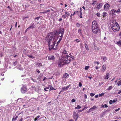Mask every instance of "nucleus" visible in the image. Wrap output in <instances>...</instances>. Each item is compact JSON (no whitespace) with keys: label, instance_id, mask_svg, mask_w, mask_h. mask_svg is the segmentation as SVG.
<instances>
[{"label":"nucleus","instance_id":"8fccbe9b","mask_svg":"<svg viewBox=\"0 0 121 121\" xmlns=\"http://www.w3.org/2000/svg\"><path fill=\"white\" fill-rule=\"evenodd\" d=\"M78 12V11H77L76 12V11H75V12H74V13H73V14H72V15H73V16H74V15L75 14L76 12H77V13Z\"/></svg>","mask_w":121,"mask_h":121},{"label":"nucleus","instance_id":"393cba45","mask_svg":"<svg viewBox=\"0 0 121 121\" xmlns=\"http://www.w3.org/2000/svg\"><path fill=\"white\" fill-rule=\"evenodd\" d=\"M27 56H28L29 57L31 58L32 59L34 58H35L34 57H33V55H27Z\"/></svg>","mask_w":121,"mask_h":121},{"label":"nucleus","instance_id":"a19ab883","mask_svg":"<svg viewBox=\"0 0 121 121\" xmlns=\"http://www.w3.org/2000/svg\"><path fill=\"white\" fill-rule=\"evenodd\" d=\"M16 64H17L16 61L15 62L13 63V65L14 66H15L16 65Z\"/></svg>","mask_w":121,"mask_h":121},{"label":"nucleus","instance_id":"2f4dec72","mask_svg":"<svg viewBox=\"0 0 121 121\" xmlns=\"http://www.w3.org/2000/svg\"><path fill=\"white\" fill-rule=\"evenodd\" d=\"M31 79L32 80L33 82H37V81L35 79H34V78H32Z\"/></svg>","mask_w":121,"mask_h":121},{"label":"nucleus","instance_id":"bb28decb","mask_svg":"<svg viewBox=\"0 0 121 121\" xmlns=\"http://www.w3.org/2000/svg\"><path fill=\"white\" fill-rule=\"evenodd\" d=\"M38 86H34V87H33L34 89H35V91H37L38 89L37 88V87Z\"/></svg>","mask_w":121,"mask_h":121},{"label":"nucleus","instance_id":"a211bd4d","mask_svg":"<svg viewBox=\"0 0 121 121\" xmlns=\"http://www.w3.org/2000/svg\"><path fill=\"white\" fill-rule=\"evenodd\" d=\"M50 10L49 9H48L44 11L43 12H42L40 13H45L47 12H50Z\"/></svg>","mask_w":121,"mask_h":121},{"label":"nucleus","instance_id":"de8ad7c7","mask_svg":"<svg viewBox=\"0 0 121 121\" xmlns=\"http://www.w3.org/2000/svg\"><path fill=\"white\" fill-rule=\"evenodd\" d=\"M50 90H55L53 87H52V88H50Z\"/></svg>","mask_w":121,"mask_h":121},{"label":"nucleus","instance_id":"39448f33","mask_svg":"<svg viewBox=\"0 0 121 121\" xmlns=\"http://www.w3.org/2000/svg\"><path fill=\"white\" fill-rule=\"evenodd\" d=\"M64 29L63 28L60 29L58 30V31L56 32V34L58 35L57 37V39H58V37H60L59 36V35L60 36L63 33V34L64 33Z\"/></svg>","mask_w":121,"mask_h":121},{"label":"nucleus","instance_id":"cd10ccee","mask_svg":"<svg viewBox=\"0 0 121 121\" xmlns=\"http://www.w3.org/2000/svg\"><path fill=\"white\" fill-rule=\"evenodd\" d=\"M40 117V116H38L36 117H35L34 119L35 121H36L37 120L38 118Z\"/></svg>","mask_w":121,"mask_h":121},{"label":"nucleus","instance_id":"3c124183","mask_svg":"<svg viewBox=\"0 0 121 121\" xmlns=\"http://www.w3.org/2000/svg\"><path fill=\"white\" fill-rule=\"evenodd\" d=\"M84 98L85 99H86L87 98V96L85 94L84 95Z\"/></svg>","mask_w":121,"mask_h":121},{"label":"nucleus","instance_id":"f704fd0d","mask_svg":"<svg viewBox=\"0 0 121 121\" xmlns=\"http://www.w3.org/2000/svg\"><path fill=\"white\" fill-rule=\"evenodd\" d=\"M37 65L38 66H41L42 65V64L40 63H37Z\"/></svg>","mask_w":121,"mask_h":121},{"label":"nucleus","instance_id":"864d4df0","mask_svg":"<svg viewBox=\"0 0 121 121\" xmlns=\"http://www.w3.org/2000/svg\"><path fill=\"white\" fill-rule=\"evenodd\" d=\"M36 71L39 73L40 72V71L38 69H36Z\"/></svg>","mask_w":121,"mask_h":121},{"label":"nucleus","instance_id":"6e6552de","mask_svg":"<svg viewBox=\"0 0 121 121\" xmlns=\"http://www.w3.org/2000/svg\"><path fill=\"white\" fill-rule=\"evenodd\" d=\"M27 88L26 87L23 86L21 89V91L22 92L25 93L26 92Z\"/></svg>","mask_w":121,"mask_h":121},{"label":"nucleus","instance_id":"f257e3e1","mask_svg":"<svg viewBox=\"0 0 121 121\" xmlns=\"http://www.w3.org/2000/svg\"><path fill=\"white\" fill-rule=\"evenodd\" d=\"M62 33H63V32ZM63 33H62H62L61 35L60 36L59 35V36H60V39L57 42V44L56 45V46H55V44L56 43V41H53V40L52 41V43H51L52 39L55 37V33L53 32H51L48 34V36L47 37L45 40L48 42V45L49 49L50 50L52 49L55 50H56L58 49V48L57 47V46L61 41L63 38Z\"/></svg>","mask_w":121,"mask_h":121},{"label":"nucleus","instance_id":"ddd939ff","mask_svg":"<svg viewBox=\"0 0 121 121\" xmlns=\"http://www.w3.org/2000/svg\"><path fill=\"white\" fill-rule=\"evenodd\" d=\"M70 86V85L67 86L66 87H63L62 88V89L64 91H66L68 89L69 87Z\"/></svg>","mask_w":121,"mask_h":121},{"label":"nucleus","instance_id":"aec40b11","mask_svg":"<svg viewBox=\"0 0 121 121\" xmlns=\"http://www.w3.org/2000/svg\"><path fill=\"white\" fill-rule=\"evenodd\" d=\"M103 16L104 18L105 17H106L107 15V13L106 12H104L103 13Z\"/></svg>","mask_w":121,"mask_h":121},{"label":"nucleus","instance_id":"79ce46f5","mask_svg":"<svg viewBox=\"0 0 121 121\" xmlns=\"http://www.w3.org/2000/svg\"><path fill=\"white\" fill-rule=\"evenodd\" d=\"M49 88V87H45L44 89V90L45 91H47L48 90H47V89H48Z\"/></svg>","mask_w":121,"mask_h":121},{"label":"nucleus","instance_id":"052dcab7","mask_svg":"<svg viewBox=\"0 0 121 121\" xmlns=\"http://www.w3.org/2000/svg\"><path fill=\"white\" fill-rule=\"evenodd\" d=\"M18 116H17L15 117V120L16 121V120H17V118H18Z\"/></svg>","mask_w":121,"mask_h":121},{"label":"nucleus","instance_id":"69168bd1","mask_svg":"<svg viewBox=\"0 0 121 121\" xmlns=\"http://www.w3.org/2000/svg\"><path fill=\"white\" fill-rule=\"evenodd\" d=\"M87 108V107H85L82 110V111H83L84 109H86Z\"/></svg>","mask_w":121,"mask_h":121},{"label":"nucleus","instance_id":"0eeeda50","mask_svg":"<svg viewBox=\"0 0 121 121\" xmlns=\"http://www.w3.org/2000/svg\"><path fill=\"white\" fill-rule=\"evenodd\" d=\"M110 7V5L108 3L105 4H104V9L105 11L108 10Z\"/></svg>","mask_w":121,"mask_h":121},{"label":"nucleus","instance_id":"e2e57ef3","mask_svg":"<svg viewBox=\"0 0 121 121\" xmlns=\"http://www.w3.org/2000/svg\"><path fill=\"white\" fill-rule=\"evenodd\" d=\"M40 17H36L35 18V19H37L38 20L39 19V18Z\"/></svg>","mask_w":121,"mask_h":121},{"label":"nucleus","instance_id":"dca6fc26","mask_svg":"<svg viewBox=\"0 0 121 121\" xmlns=\"http://www.w3.org/2000/svg\"><path fill=\"white\" fill-rule=\"evenodd\" d=\"M67 51L65 49L63 51L62 53V54H63H63L66 55H65L66 56V55H68V53H67Z\"/></svg>","mask_w":121,"mask_h":121},{"label":"nucleus","instance_id":"5701e85b","mask_svg":"<svg viewBox=\"0 0 121 121\" xmlns=\"http://www.w3.org/2000/svg\"><path fill=\"white\" fill-rule=\"evenodd\" d=\"M65 13L66 15H67V17H68L70 16V14L67 11L65 12Z\"/></svg>","mask_w":121,"mask_h":121},{"label":"nucleus","instance_id":"ea45409f","mask_svg":"<svg viewBox=\"0 0 121 121\" xmlns=\"http://www.w3.org/2000/svg\"><path fill=\"white\" fill-rule=\"evenodd\" d=\"M67 17V15H63L62 16V17H63L65 19V18Z\"/></svg>","mask_w":121,"mask_h":121},{"label":"nucleus","instance_id":"a878e982","mask_svg":"<svg viewBox=\"0 0 121 121\" xmlns=\"http://www.w3.org/2000/svg\"><path fill=\"white\" fill-rule=\"evenodd\" d=\"M78 32L80 35L82 34V32L81 31V30L80 29H79L78 30Z\"/></svg>","mask_w":121,"mask_h":121},{"label":"nucleus","instance_id":"5fc2aeb1","mask_svg":"<svg viewBox=\"0 0 121 121\" xmlns=\"http://www.w3.org/2000/svg\"><path fill=\"white\" fill-rule=\"evenodd\" d=\"M121 93V90H120L119 91V92H118V94H119Z\"/></svg>","mask_w":121,"mask_h":121},{"label":"nucleus","instance_id":"f03ea898","mask_svg":"<svg viewBox=\"0 0 121 121\" xmlns=\"http://www.w3.org/2000/svg\"><path fill=\"white\" fill-rule=\"evenodd\" d=\"M69 56L68 55H66V56H64L63 57L61 58L58 61V65L59 67H61L65 64H68L70 63L71 58L73 60H74V56L71 55V53H70Z\"/></svg>","mask_w":121,"mask_h":121},{"label":"nucleus","instance_id":"37998d69","mask_svg":"<svg viewBox=\"0 0 121 121\" xmlns=\"http://www.w3.org/2000/svg\"><path fill=\"white\" fill-rule=\"evenodd\" d=\"M96 15L98 16L99 17H100V13H97Z\"/></svg>","mask_w":121,"mask_h":121},{"label":"nucleus","instance_id":"b1692460","mask_svg":"<svg viewBox=\"0 0 121 121\" xmlns=\"http://www.w3.org/2000/svg\"><path fill=\"white\" fill-rule=\"evenodd\" d=\"M106 111H105L103 112L101 115H100V117H103L105 115V114Z\"/></svg>","mask_w":121,"mask_h":121},{"label":"nucleus","instance_id":"338daca9","mask_svg":"<svg viewBox=\"0 0 121 121\" xmlns=\"http://www.w3.org/2000/svg\"><path fill=\"white\" fill-rule=\"evenodd\" d=\"M47 79V78L46 77H44V78L43 79V81H44L45 80V79Z\"/></svg>","mask_w":121,"mask_h":121},{"label":"nucleus","instance_id":"7ed1b4c3","mask_svg":"<svg viewBox=\"0 0 121 121\" xmlns=\"http://www.w3.org/2000/svg\"><path fill=\"white\" fill-rule=\"evenodd\" d=\"M91 29L94 34H97L99 33L100 30L98 27V24L94 20L92 22Z\"/></svg>","mask_w":121,"mask_h":121},{"label":"nucleus","instance_id":"f3484780","mask_svg":"<svg viewBox=\"0 0 121 121\" xmlns=\"http://www.w3.org/2000/svg\"><path fill=\"white\" fill-rule=\"evenodd\" d=\"M116 12V10L114 9H112L111 10V13L112 14V15L113 16L114 15V13Z\"/></svg>","mask_w":121,"mask_h":121},{"label":"nucleus","instance_id":"bf43d9fd","mask_svg":"<svg viewBox=\"0 0 121 121\" xmlns=\"http://www.w3.org/2000/svg\"><path fill=\"white\" fill-rule=\"evenodd\" d=\"M104 106L103 104H102L101 105V108H104Z\"/></svg>","mask_w":121,"mask_h":121},{"label":"nucleus","instance_id":"423d86ee","mask_svg":"<svg viewBox=\"0 0 121 121\" xmlns=\"http://www.w3.org/2000/svg\"><path fill=\"white\" fill-rule=\"evenodd\" d=\"M73 118L75 119V121L77 120L79 116L78 114L75 111H73Z\"/></svg>","mask_w":121,"mask_h":121},{"label":"nucleus","instance_id":"58836bf2","mask_svg":"<svg viewBox=\"0 0 121 121\" xmlns=\"http://www.w3.org/2000/svg\"><path fill=\"white\" fill-rule=\"evenodd\" d=\"M82 13L81 12V11H80V15L79 16L81 18H82Z\"/></svg>","mask_w":121,"mask_h":121},{"label":"nucleus","instance_id":"603ef678","mask_svg":"<svg viewBox=\"0 0 121 121\" xmlns=\"http://www.w3.org/2000/svg\"><path fill=\"white\" fill-rule=\"evenodd\" d=\"M23 119L22 118H21L19 121H23Z\"/></svg>","mask_w":121,"mask_h":121},{"label":"nucleus","instance_id":"4468645a","mask_svg":"<svg viewBox=\"0 0 121 121\" xmlns=\"http://www.w3.org/2000/svg\"><path fill=\"white\" fill-rule=\"evenodd\" d=\"M109 77V74L107 73H106V75L105 76V77L104 78V79H108V78Z\"/></svg>","mask_w":121,"mask_h":121},{"label":"nucleus","instance_id":"0e129e2a","mask_svg":"<svg viewBox=\"0 0 121 121\" xmlns=\"http://www.w3.org/2000/svg\"><path fill=\"white\" fill-rule=\"evenodd\" d=\"M98 95H96L95 96V97L96 98H98Z\"/></svg>","mask_w":121,"mask_h":121},{"label":"nucleus","instance_id":"473e14b6","mask_svg":"<svg viewBox=\"0 0 121 121\" xmlns=\"http://www.w3.org/2000/svg\"><path fill=\"white\" fill-rule=\"evenodd\" d=\"M112 88V86H110L107 89V90L109 91L111 90Z\"/></svg>","mask_w":121,"mask_h":121},{"label":"nucleus","instance_id":"774afa93","mask_svg":"<svg viewBox=\"0 0 121 121\" xmlns=\"http://www.w3.org/2000/svg\"><path fill=\"white\" fill-rule=\"evenodd\" d=\"M29 28L28 27V28H27L25 30V32H26L29 29Z\"/></svg>","mask_w":121,"mask_h":121},{"label":"nucleus","instance_id":"412c9836","mask_svg":"<svg viewBox=\"0 0 121 121\" xmlns=\"http://www.w3.org/2000/svg\"><path fill=\"white\" fill-rule=\"evenodd\" d=\"M69 75L67 73H65L64 74L63 76V77L64 78H66L67 77H69Z\"/></svg>","mask_w":121,"mask_h":121},{"label":"nucleus","instance_id":"c85d7f7f","mask_svg":"<svg viewBox=\"0 0 121 121\" xmlns=\"http://www.w3.org/2000/svg\"><path fill=\"white\" fill-rule=\"evenodd\" d=\"M81 108V106L80 105H77V107H75V108L76 109H80Z\"/></svg>","mask_w":121,"mask_h":121},{"label":"nucleus","instance_id":"1a4fd4ad","mask_svg":"<svg viewBox=\"0 0 121 121\" xmlns=\"http://www.w3.org/2000/svg\"><path fill=\"white\" fill-rule=\"evenodd\" d=\"M48 60H55V57L53 55H50L48 56Z\"/></svg>","mask_w":121,"mask_h":121},{"label":"nucleus","instance_id":"6e6d98bb","mask_svg":"<svg viewBox=\"0 0 121 121\" xmlns=\"http://www.w3.org/2000/svg\"><path fill=\"white\" fill-rule=\"evenodd\" d=\"M104 106V107L105 108H107L108 107V106L107 104H105Z\"/></svg>","mask_w":121,"mask_h":121},{"label":"nucleus","instance_id":"680f3d73","mask_svg":"<svg viewBox=\"0 0 121 121\" xmlns=\"http://www.w3.org/2000/svg\"><path fill=\"white\" fill-rule=\"evenodd\" d=\"M120 109V108H118L117 109L115 110V111H119Z\"/></svg>","mask_w":121,"mask_h":121},{"label":"nucleus","instance_id":"09e8293b","mask_svg":"<svg viewBox=\"0 0 121 121\" xmlns=\"http://www.w3.org/2000/svg\"><path fill=\"white\" fill-rule=\"evenodd\" d=\"M75 101V100L74 99H72V100H71V102H74Z\"/></svg>","mask_w":121,"mask_h":121},{"label":"nucleus","instance_id":"49530a36","mask_svg":"<svg viewBox=\"0 0 121 121\" xmlns=\"http://www.w3.org/2000/svg\"><path fill=\"white\" fill-rule=\"evenodd\" d=\"M82 86V84L81 83V82H80L79 83V86L80 87L81 86Z\"/></svg>","mask_w":121,"mask_h":121},{"label":"nucleus","instance_id":"c03bdc74","mask_svg":"<svg viewBox=\"0 0 121 121\" xmlns=\"http://www.w3.org/2000/svg\"><path fill=\"white\" fill-rule=\"evenodd\" d=\"M113 102V100H110L109 102V103L110 104H112Z\"/></svg>","mask_w":121,"mask_h":121},{"label":"nucleus","instance_id":"6ab92c4d","mask_svg":"<svg viewBox=\"0 0 121 121\" xmlns=\"http://www.w3.org/2000/svg\"><path fill=\"white\" fill-rule=\"evenodd\" d=\"M34 23L32 24L28 27L29 28V29H30L31 28L33 29L35 27V26L34 25Z\"/></svg>","mask_w":121,"mask_h":121},{"label":"nucleus","instance_id":"e433bc0d","mask_svg":"<svg viewBox=\"0 0 121 121\" xmlns=\"http://www.w3.org/2000/svg\"><path fill=\"white\" fill-rule=\"evenodd\" d=\"M95 93H91L90 94V95L91 96V97H93L95 95Z\"/></svg>","mask_w":121,"mask_h":121},{"label":"nucleus","instance_id":"2eb2a0df","mask_svg":"<svg viewBox=\"0 0 121 121\" xmlns=\"http://www.w3.org/2000/svg\"><path fill=\"white\" fill-rule=\"evenodd\" d=\"M97 108V107L95 106H94L89 109V111L92 110V111Z\"/></svg>","mask_w":121,"mask_h":121},{"label":"nucleus","instance_id":"20e7f679","mask_svg":"<svg viewBox=\"0 0 121 121\" xmlns=\"http://www.w3.org/2000/svg\"><path fill=\"white\" fill-rule=\"evenodd\" d=\"M110 26L111 29L114 31H118L119 30V26L116 21H112L110 23Z\"/></svg>","mask_w":121,"mask_h":121},{"label":"nucleus","instance_id":"a18cd8bd","mask_svg":"<svg viewBox=\"0 0 121 121\" xmlns=\"http://www.w3.org/2000/svg\"><path fill=\"white\" fill-rule=\"evenodd\" d=\"M120 11V9H117V10L116 11V12L117 13H118Z\"/></svg>","mask_w":121,"mask_h":121},{"label":"nucleus","instance_id":"7c9ffc66","mask_svg":"<svg viewBox=\"0 0 121 121\" xmlns=\"http://www.w3.org/2000/svg\"><path fill=\"white\" fill-rule=\"evenodd\" d=\"M117 84L118 86H119L121 85V80L119 81L117 83Z\"/></svg>","mask_w":121,"mask_h":121},{"label":"nucleus","instance_id":"4c0bfd02","mask_svg":"<svg viewBox=\"0 0 121 121\" xmlns=\"http://www.w3.org/2000/svg\"><path fill=\"white\" fill-rule=\"evenodd\" d=\"M89 68V67L88 66H86L85 67V70L88 69Z\"/></svg>","mask_w":121,"mask_h":121},{"label":"nucleus","instance_id":"9b49d317","mask_svg":"<svg viewBox=\"0 0 121 121\" xmlns=\"http://www.w3.org/2000/svg\"><path fill=\"white\" fill-rule=\"evenodd\" d=\"M106 69V65H104L102 66V67L101 69V71H102L103 72H104L105 70Z\"/></svg>","mask_w":121,"mask_h":121},{"label":"nucleus","instance_id":"9d476101","mask_svg":"<svg viewBox=\"0 0 121 121\" xmlns=\"http://www.w3.org/2000/svg\"><path fill=\"white\" fill-rule=\"evenodd\" d=\"M76 26L77 27H79L81 26L82 27L84 26L83 25L82 23L80 24L78 22H77L76 24Z\"/></svg>","mask_w":121,"mask_h":121},{"label":"nucleus","instance_id":"f8f14e48","mask_svg":"<svg viewBox=\"0 0 121 121\" xmlns=\"http://www.w3.org/2000/svg\"><path fill=\"white\" fill-rule=\"evenodd\" d=\"M102 6V4L101 3H100L97 6L96 8L98 9H99L101 8Z\"/></svg>","mask_w":121,"mask_h":121},{"label":"nucleus","instance_id":"c9c22d12","mask_svg":"<svg viewBox=\"0 0 121 121\" xmlns=\"http://www.w3.org/2000/svg\"><path fill=\"white\" fill-rule=\"evenodd\" d=\"M76 41L77 43H79L80 42V40L77 39H76L74 40V41Z\"/></svg>","mask_w":121,"mask_h":121},{"label":"nucleus","instance_id":"4d7b16f0","mask_svg":"<svg viewBox=\"0 0 121 121\" xmlns=\"http://www.w3.org/2000/svg\"><path fill=\"white\" fill-rule=\"evenodd\" d=\"M12 121H16L15 118L14 117H13L12 118Z\"/></svg>","mask_w":121,"mask_h":121},{"label":"nucleus","instance_id":"c756f323","mask_svg":"<svg viewBox=\"0 0 121 121\" xmlns=\"http://www.w3.org/2000/svg\"><path fill=\"white\" fill-rule=\"evenodd\" d=\"M104 95V93H102L100 94H99V97L102 96H103Z\"/></svg>","mask_w":121,"mask_h":121},{"label":"nucleus","instance_id":"72a5a7b5","mask_svg":"<svg viewBox=\"0 0 121 121\" xmlns=\"http://www.w3.org/2000/svg\"><path fill=\"white\" fill-rule=\"evenodd\" d=\"M107 58L106 57H104L103 58V60H104V62H105L106 60H107Z\"/></svg>","mask_w":121,"mask_h":121},{"label":"nucleus","instance_id":"4be33fe9","mask_svg":"<svg viewBox=\"0 0 121 121\" xmlns=\"http://www.w3.org/2000/svg\"><path fill=\"white\" fill-rule=\"evenodd\" d=\"M85 47V48L86 50H89V48H88V46L86 43H85L84 44Z\"/></svg>","mask_w":121,"mask_h":121},{"label":"nucleus","instance_id":"13d9d810","mask_svg":"<svg viewBox=\"0 0 121 121\" xmlns=\"http://www.w3.org/2000/svg\"><path fill=\"white\" fill-rule=\"evenodd\" d=\"M73 64L74 65H76V62H74L73 63Z\"/></svg>","mask_w":121,"mask_h":121}]
</instances>
